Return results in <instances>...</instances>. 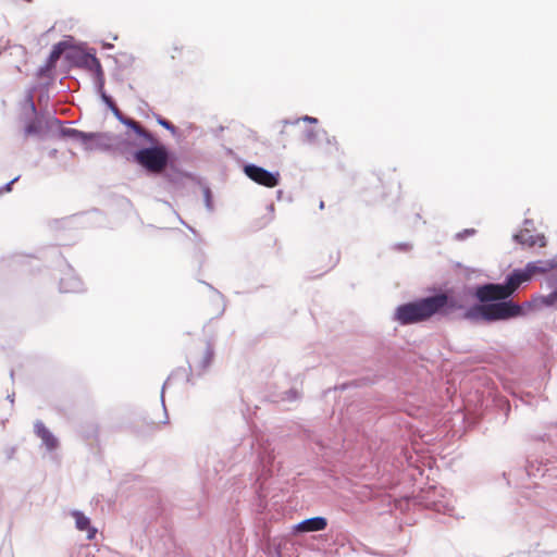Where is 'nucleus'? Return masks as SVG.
I'll use <instances>...</instances> for the list:
<instances>
[{
    "instance_id": "nucleus-17",
    "label": "nucleus",
    "mask_w": 557,
    "mask_h": 557,
    "mask_svg": "<svg viewBox=\"0 0 557 557\" xmlns=\"http://www.w3.org/2000/svg\"><path fill=\"white\" fill-rule=\"evenodd\" d=\"M432 297H442V305L437 309V313L448 315L454 311L460 310L463 306L454 297H449L444 293L433 295Z\"/></svg>"
},
{
    "instance_id": "nucleus-2",
    "label": "nucleus",
    "mask_w": 557,
    "mask_h": 557,
    "mask_svg": "<svg viewBox=\"0 0 557 557\" xmlns=\"http://www.w3.org/2000/svg\"><path fill=\"white\" fill-rule=\"evenodd\" d=\"M62 54H64L65 59L72 64L92 73L95 76L94 79L98 78L99 85H101L103 71L99 60L95 54L86 52L79 48L69 46L67 42H59L53 47L48 58L47 65L39 70L40 74H42L45 70H49L54 66Z\"/></svg>"
},
{
    "instance_id": "nucleus-10",
    "label": "nucleus",
    "mask_w": 557,
    "mask_h": 557,
    "mask_svg": "<svg viewBox=\"0 0 557 557\" xmlns=\"http://www.w3.org/2000/svg\"><path fill=\"white\" fill-rule=\"evenodd\" d=\"M533 227V222L531 220L524 221V228L519 233L513 234L512 238L515 242L522 246L533 247L539 245L540 247L546 246V239L544 235H532L531 228Z\"/></svg>"
},
{
    "instance_id": "nucleus-15",
    "label": "nucleus",
    "mask_w": 557,
    "mask_h": 557,
    "mask_svg": "<svg viewBox=\"0 0 557 557\" xmlns=\"http://www.w3.org/2000/svg\"><path fill=\"white\" fill-rule=\"evenodd\" d=\"M213 348L207 344L200 358L190 357L189 367L197 371H205L212 362Z\"/></svg>"
},
{
    "instance_id": "nucleus-29",
    "label": "nucleus",
    "mask_w": 557,
    "mask_h": 557,
    "mask_svg": "<svg viewBox=\"0 0 557 557\" xmlns=\"http://www.w3.org/2000/svg\"><path fill=\"white\" fill-rule=\"evenodd\" d=\"M18 180V176L14 177L12 181H10L9 183H7L4 186H3V190L4 191H10L11 190V186Z\"/></svg>"
},
{
    "instance_id": "nucleus-32",
    "label": "nucleus",
    "mask_w": 557,
    "mask_h": 557,
    "mask_svg": "<svg viewBox=\"0 0 557 557\" xmlns=\"http://www.w3.org/2000/svg\"><path fill=\"white\" fill-rule=\"evenodd\" d=\"M319 207H320V209H323V208H324V202H323V201H320Z\"/></svg>"
},
{
    "instance_id": "nucleus-22",
    "label": "nucleus",
    "mask_w": 557,
    "mask_h": 557,
    "mask_svg": "<svg viewBox=\"0 0 557 557\" xmlns=\"http://www.w3.org/2000/svg\"><path fill=\"white\" fill-rule=\"evenodd\" d=\"M95 87H96L97 92L99 94L100 98L108 106L109 109H111L113 106H115L112 98L110 96H108L104 91V74L101 76V85H99L98 78L95 79Z\"/></svg>"
},
{
    "instance_id": "nucleus-31",
    "label": "nucleus",
    "mask_w": 557,
    "mask_h": 557,
    "mask_svg": "<svg viewBox=\"0 0 557 557\" xmlns=\"http://www.w3.org/2000/svg\"><path fill=\"white\" fill-rule=\"evenodd\" d=\"M166 385H168V382L164 383V385L162 387V392H161V401H162V406H163L164 409H165V406H164V388H165Z\"/></svg>"
},
{
    "instance_id": "nucleus-12",
    "label": "nucleus",
    "mask_w": 557,
    "mask_h": 557,
    "mask_svg": "<svg viewBox=\"0 0 557 557\" xmlns=\"http://www.w3.org/2000/svg\"><path fill=\"white\" fill-rule=\"evenodd\" d=\"M557 267V257L549 260L531 261L525 264V270L532 278L535 274L552 272Z\"/></svg>"
},
{
    "instance_id": "nucleus-28",
    "label": "nucleus",
    "mask_w": 557,
    "mask_h": 557,
    "mask_svg": "<svg viewBox=\"0 0 557 557\" xmlns=\"http://www.w3.org/2000/svg\"><path fill=\"white\" fill-rule=\"evenodd\" d=\"M159 124L162 125L163 127H165L166 129H171V131L174 129V126L166 120H159Z\"/></svg>"
},
{
    "instance_id": "nucleus-1",
    "label": "nucleus",
    "mask_w": 557,
    "mask_h": 557,
    "mask_svg": "<svg viewBox=\"0 0 557 557\" xmlns=\"http://www.w3.org/2000/svg\"><path fill=\"white\" fill-rule=\"evenodd\" d=\"M530 308L531 304L525 302L523 306L513 301L493 300L487 302L475 304L463 312V319L473 323L478 322H497L508 321L525 314L524 308Z\"/></svg>"
},
{
    "instance_id": "nucleus-3",
    "label": "nucleus",
    "mask_w": 557,
    "mask_h": 557,
    "mask_svg": "<svg viewBox=\"0 0 557 557\" xmlns=\"http://www.w3.org/2000/svg\"><path fill=\"white\" fill-rule=\"evenodd\" d=\"M531 277L525 268L513 270L503 284L487 283L475 288L474 296L481 302L493 300L509 301L508 298Z\"/></svg>"
},
{
    "instance_id": "nucleus-33",
    "label": "nucleus",
    "mask_w": 557,
    "mask_h": 557,
    "mask_svg": "<svg viewBox=\"0 0 557 557\" xmlns=\"http://www.w3.org/2000/svg\"><path fill=\"white\" fill-rule=\"evenodd\" d=\"M269 209H270V210H273V209H274V206H273V205H270V206H269Z\"/></svg>"
},
{
    "instance_id": "nucleus-26",
    "label": "nucleus",
    "mask_w": 557,
    "mask_h": 557,
    "mask_svg": "<svg viewBox=\"0 0 557 557\" xmlns=\"http://www.w3.org/2000/svg\"><path fill=\"white\" fill-rule=\"evenodd\" d=\"M472 234H474V230L473 228L465 230L463 232L457 233L456 234V238L457 239H463L467 236H470Z\"/></svg>"
},
{
    "instance_id": "nucleus-23",
    "label": "nucleus",
    "mask_w": 557,
    "mask_h": 557,
    "mask_svg": "<svg viewBox=\"0 0 557 557\" xmlns=\"http://www.w3.org/2000/svg\"><path fill=\"white\" fill-rule=\"evenodd\" d=\"M304 136L307 144L313 145L321 136H326V132L324 129H307Z\"/></svg>"
},
{
    "instance_id": "nucleus-5",
    "label": "nucleus",
    "mask_w": 557,
    "mask_h": 557,
    "mask_svg": "<svg viewBox=\"0 0 557 557\" xmlns=\"http://www.w3.org/2000/svg\"><path fill=\"white\" fill-rule=\"evenodd\" d=\"M442 299V297L429 296L417 301L401 305L397 307L394 318L403 325L428 320L432 315L437 314Z\"/></svg>"
},
{
    "instance_id": "nucleus-21",
    "label": "nucleus",
    "mask_w": 557,
    "mask_h": 557,
    "mask_svg": "<svg viewBox=\"0 0 557 557\" xmlns=\"http://www.w3.org/2000/svg\"><path fill=\"white\" fill-rule=\"evenodd\" d=\"M91 135V137L87 140V143L89 145H92L94 149H107L109 147V138L107 135L104 134H95V133H89Z\"/></svg>"
},
{
    "instance_id": "nucleus-18",
    "label": "nucleus",
    "mask_w": 557,
    "mask_h": 557,
    "mask_svg": "<svg viewBox=\"0 0 557 557\" xmlns=\"http://www.w3.org/2000/svg\"><path fill=\"white\" fill-rule=\"evenodd\" d=\"M121 123L132 128L146 144H154L157 141L156 137L146 131L138 122L125 116Z\"/></svg>"
},
{
    "instance_id": "nucleus-13",
    "label": "nucleus",
    "mask_w": 557,
    "mask_h": 557,
    "mask_svg": "<svg viewBox=\"0 0 557 557\" xmlns=\"http://www.w3.org/2000/svg\"><path fill=\"white\" fill-rule=\"evenodd\" d=\"M34 432L41 440L42 444L49 451L58 447L57 437L45 426L41 421L35 422Z\"/></svg>"
},
{
    "instance_id": "nucleus-8",
    "label": "nucleus",
    "mask_w": 557,
    "mask_h": 557,
    "mask_svg": "<svg viewBox=\"0 0 557 557\" xmlns=\"http://www.w3.org/2000/svg\"><path fill=\"white\" fill-rule=\"evenodd\" d=\"M59 120L52 114H41L37 116L34 121L29 122L25 126L24 132L26 136L35 135L45 137L51 134L54 129H59Z\"/></svg>"
},
{
    "instance_id": "nucleus-11",
    "label": "nucleus",
    "mask_w": 557,
    "mask_h": 557,
    "mask_svg": "<svg viewBox=\"0 0 557 557\" xmlns=\"http://www.w3.org/2000/svg\"><path fill=\"white\" fill-rule=\"evenodd\" d=\"M546 287L552 292L545 296H539L534 299L536 305H543L545 307L557 306V267L546 277Z\"/></svg>"
},
{
    "instance_id": "nucleus-24",
    "label": "nucleus",
    "mask_w": 557,
    "mask_h": 557,
    "mask_svg": "<svg viewBox=\"0 0 557 557\" xmlns=\"http://www.w3.org/2000/svg\"><path fill=\"white\" fill-rule=\"evenodd\" d=\"M50 30H54V32H67V30H73V24H71L70 26H67L65 22H59V23H55V24L50 28Z\"/></svg>"
},
{
    "instance_id": "nucleus-7",
    "label": "nucleus",
    "mask_w": 557,
    "mask_h": 557,
    "mask_svg": "<svg viewBox=\"0 0 557 557\" xmlns=\"http://www.w3.org/2000/svg\"><path fill=\"white\" fill-rule=\"evenodd\" d=\"M425 506L434 511L453 516L455 511V499L451 493L443 487H434L424 497Z\"/></svg>"
},
{
    "instance_id": "nucleus-4",
    "label": "nucleus",
    "mask_w": 557,
    "mask_h": 557,
    "mask_svg": "<svg viewBox=\"0 0 557 557\" xmlns=\"http://www.w3.org/2000/svg\"><path fill=\"white\" fill-rule=\"evenodd\" d=\"M531 277L525 268L513 270L503 284L487 283L475 288L474 296L481 302L493 300L509 301L508 298Z\"/></svg>"
},
{
    "instance_id": "nucleus-27",
    "label": "nucleus",
    "mask_w": 557,
    "mask_h": 557,
    "mask_svg": "<svg viewBox=\"0 0 557 557\" xmlns=\"http://www.w3.org/2000/svg\"><path fill=\"white\" fill-rule=\"evenodd\" d=\"M110 110L120 122L125 117L116 106H113Z\"/></svg>"
},
{
    "instance_id": "nucleus-14",
    "label": "nucleus",
    "mask_w": 557,
    "mask_h": 557,
    "mask_svg": "<svg viewBox=\"0 0 557 557\" xmlns=\"http://www.w3.org/2000/svg\"><path fill=\"white\" fill-rule=\"evenodd\" d=\"M327 521L323 517H313L306 519L295 525L297 532H314L322 531L326 528Z\"/></svg>"
},
{
    "instance_id": "nucleus-6",
    "label": "nucleus",
    "mask_w": 557,
    "mask_h": 557,
    "mask_svg": "<svg viewBox=\"0 0 557 557\" xmlns=\"http://www.w3.org/2000/svg\"><path fill=\"white\" fill-rule=\"evenodd\" d=\"M149 148H143L134 153V160L152 173L162 172L168 165L169 153L163 145L151 144Z\"/></svg>"
},
{
    "instance_id": "nucleus-19",
    "label": "nucleus",
    "mask_w": 557,
    "mask_h": 557,
    "mask_svg": "<svg viewBox=\"0 0 557 557\" xmlns=\"http://www.w3.org/2000/svg\"><path fill=\"white\" fill-rule=\"evenodd\" d=\"M72 516L75 519V525L79 531L87 532V539L92 540L96 535L97 530L90 527V519L81 511H73Z\"/></svg>"
},
{
    "instance_id": "nucleus-16",
    "label": "nucleus",
    "mask_w": 557,
    "mask_h": 557,
    "mask_svg": "<svg viewBox=\"0 0 557 557\" xmlns=\"http://www.w3.org/2000/svg\"><path fill=\"white\" fill-rule=\"evenodd\" d=\"M60 290L62 293H78L83 290V283L74 273L67 272L60 281Z\"/></svg>"
},
{
    "instance_id": "nucleus-25",
    "label": "nucleus",
    "mask_w": 557,
    "mask_h": 557,
    "mask_svg": "<svg viewBox=\"0 0 557 557\" xmlns=\"http://www.w3.org/2000/svg\"><path fill=\"white\" fill-rule=\"evenodd\" d=\"M205 202L208 210H212L211 193L208 187L203 189Z\"/></svg>"
},
{
    "instance_id": "nucleus-20",
    "label": "nucleus",
    "mask_w": 557,
    "mask_h": 557,
    "mask_svg": "<svg viewBox=\"0 0 557 557\" xmlns=\"http://www.w3.org/2000/svg\"><path fill=\"white\" fill-rule=\"evenodd\" d=\"M60 132L65 137H71L82 141L86 149H92L94 146L89 145L87 140L91 137L89 133L78 131L76 128H60Z\"/></svg>"
},
{
    "instance_id": "nucleus-30",
    "label": "nucleus",
    "mask_w": 557,
    "mask_h": 557,
    "mask_svg": "<svg viewBox=\"0 0 557 557\" xmlns=\"http://www.w3.org/2000/svg\"><path fill=\"white\" fill-rule=\"evenodd\" d=\"M301 120L304 122H308V123H311V124L318 123V120L315 117H312V116H309V115L302 116Z\"/></svg>"
},
{
    "instance_id": "nucleus-9",
    "label": "nucleus",
    "mask_w": 557,
    "mask_h": 557,
    "mask_svg": "<svg viewBox=\"0 0 557 557\" xmlns=\"http://www.w3.org/2000/svg\"><path fill=\"white\" fill-rule=\"evenodd\" d=\"M244 172L251 181L265 187H274L280 182L278 172H270L256 164L245 165Z\"/></svg>"
}]
</instances>
